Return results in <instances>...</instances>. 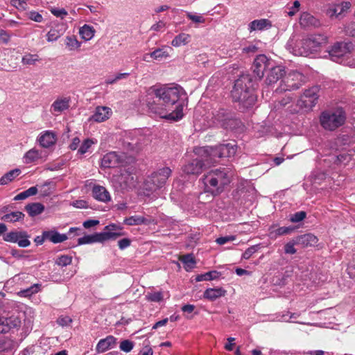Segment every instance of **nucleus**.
Masks as SVG:
<instances>
[{
  "label": "nucleus",
  "instance_id": "f257e3e1",
  "mask_svg": "<svg viewBox=\"0 0 355 355\" xmlns=\"http://www.w3.org/2000/svg\"><path fill=\"white\" fill-rule=\"evenodd\" d=\"M184 94V89L179 85L174 87L157 86L150 87L146 96V105L148 112L155 116L172 121H179L182 119L184 103L177 105L175 110L171 108Z\"/></svg>",
  "mask_w": 355,
  "mask_h": 355
},
{
  "label": "nucleus",
  "instance_id": "f03ea898",
  "mask_svg": "<svg viewBox=\"0 0 355 355\" xmlns=\"http://www.w3.org/2000/svg\"><path fill=\"white\" fill-rule=\"evenodd\" d=\"M231 95L233 101L239 103L240 109H248L254 104L256 96L250 75H242L235 81Z\"/></svg>",
  "mask_w": 355,
  "mask_h": 355
},
{
  "label": "nucleus",
  "instance_id": "7ed1b4c3",
  "mask_svg": "<svg viewBox=\"0 0 355 355\" xmlns=\"http://www.w3.org/2000/svg\"><path fill=\"white\" fill-rule=\"evenodd\" d=\"M228 170L225 168L211 169L203 175L205 191L218 196L221 193L224 187L230 183Z\"/></svg>",
  "mask_w": 355,
  "mask_h": 355
},
{
  "label": "nucleus",
  "instance_id": "20e7f679",
  "mask_svg": "<svg viewBox=\"0 0 355 355\" xmlns=\"http://www.w3.org/2000/svg\"><path fill=\"white\" fill-rule=\"evenodd\" d=\"M327 43V37L322 34H313L302 39L295 49V54L307 57L317 52L320 47Z\"/></svg>",
  "mask_w": 355,
  "mask_h": 355
},
{
  "label": "nucleus",
  "instance_id": "39448f33",
  "mask_svg": "<svg viewBox=\"0 0 355 355\" xmlns=\"http://www.w3.org/2000/svg\"><path fill=\"white\" fill-rule=\"evenodd\" d=\"M345 112L341 109L323 111L320 115L321 126L329 131H333L343 125L345 121Z\"/></svg>",
  "mask_w": 355,
  "mask_h": 355
},
{
  "label": "nucleus",
  "instance_id": "423d86ee",
  "mask_svg": "<svg viewBox=\"0 0 355 355\" xmlns=\"http://www.w3.org/2000/svg\"><path fill=\"white\" fill-rule=\"evenodd\" d=\"M171 173L172 171L169 167H164L152 173L145 180L144 189L148 191H155L162 188Z\"/></svg>",
  "mask_w": 355,
  "mask_h": 355
},
{
  "label": "nucleus",
  "instance_id": "0eeeda50",
  "mask_svg": "<svg viewBox=\"0 0 355 355\" xmlns=\"http://www.w3.org/2000/svg\"><path fill=\"white\" fill-rule=\"evenodd\" d=\"M215 121L226 130H234L242 125L236 114L230 110L220 108L214 113Z\"/></svg>",
  "mask_w": 355,
  "mask_h": 355
},
{
  "label": "nucleus",
  "instance_id": "6e6552de",
  "mask_svg": "<svg viewBox=\"0 0 355 355\" xmlns=\"http://www.w3.org/2000/svg\"><path fill=\"white\" fill-rule=\"evenodd\" d=\"M305 83L304 75L297 71H292L284 75L277 91L279 92L293 91L299 89Z\"/></svg>",
  "mask_w": 355,
  "mask_h": 355
},
{
  "label": "nucleus",
  "instance_id": "1a4fd4ad",
  "mask_svg": "<svg viewBox=\"0 0 355 355\" xmlns=\"http://www.w3.org/2000/svg\"><path fill=\"white\" fill-rule=\"evenodd\" d=\"M320 87L313 86L305 89L297 101V106L306 110H311L318 103Z\"/></svg>",
  "mask_w": 355,
  "mask_h": 355
},
{
  "label": "nucleus",
  "instance_id": "9d476101",
  "mask_svg": "<svg viewBox=\"0 0 355 355\" xmlns=\"http://www.w3.org/2000/svg\"><path fill=\"white\" fill-rule=\"evenodd\" d=\"M219 145L216 146L200 147L195 150V153L204 159L207 166L218 162L221 158L219 154Z\"/></svg>",
  "mask_w": 355,
  "mask_h": 355
},
{
  "label": "nucleus",
  "instance_id": "9b49d317",
  "mask_svg": "<svg viewBox=\"0 0 355 355\" xmlns=\"http://www.w3.org/2000/svg\"><path fill=\"white\" fill-rule=\"evenodd\" d=\"M352 48L353 44L351 42H338L335 43L329 51L331 60L336 62H340V58L349 54Z\"/></svg>",
  "mask_w": 355,
  "mask_h": 355
},
{
  "label": "nucleus",
  "instance_id": "f8f14e48",
  "mask_svg": "<svg viewBox=\"0 0 355 355\" xmlns=\"http://www.w3.org/2000/svg\"><path fill=\"white\" fill-rule=\"evenodd\" d=\"M117 235L108 232H100L90 235H85L78 239V245H81L94 243H103L110 240V238H114Z\"/></svg>",
  "mask_w": 355,
  "mask_h": 355
},
{
  "label": "nucleus",
  "instance_id": "ddd939ff",
  "mask_svg": "<svg viewBox=\"0 0 355 355\" xmlns=\"http://www.w3.org/2000/svg\"><path fill=\"white\" fill-rule=\"evenodd\" d=\"M269 65L270 60L268 58L263 54L259 55L253 62L252 71L255 76L261 80L263 77L264 71L268 68Z\"/></svg>",
  "mask_w": 355,
  "mask_h": 355
},
{
  "label": "nucleus",
  "instance_id": "4468645a",
  "mask_svg": "<svg viewBox=\"0 0 355 355\" xmlns=\"http://www.w3.org/2000/svg\"><path fill=\"white\" fill-rule=\"evenodd\" d=\"M207 166V165L204 161V159L200 157V158H196L189 162L183 166L182 170L188 175H198L201 173L204 168Z\"/></svg>",
  "mask_w": 355,
  "mask_h": 355
},
{
  "label": "nucleus",
  "instance_id": "2eb2a0df",
  "mask_svg": "<svg viewBox=\"0 0 355 355\" xmlns=\"http://www.w3.org/2000/svg\"><path fill=\"white\" fill-rule=\"evenodd\" d=\"M351 7V3L349 1H344L340 3L334 4L330 6L327 10V15L331 19H340L343 17Z\"/></svg>",
  "mask_w": 355,
  "mask_h": 355
},
{
  "label": "nucleus",
  "instance_id": "dca6fc26",
  "mask_svg": "<svg viewBox=\"0 0 355 355\" xmlns=\"http://www.w3.org/2000/svg\"><path fill=\"white\" fill-rule=\"evenodd\" d=\"M46 153L33 148L28 150L24 154L23 157V162L26 164L37 163L40 160L44 161L46 159Z\"/></svg>",
  "mask_w": 355,
  "mask_h": 355
},
{
  "label": "nucleus",
  "instance_id": "f3484780",
  "mask_svg": "<svg viewBox=\"0 0 355 355\" xmlns=\"http://www.w3.org/2000/svg\"><path fill=\"white\" fill-rule=\"evenodd\" d=\"M286 71L281 66L272 67L268 71L265 83L267 85L270 86L276 83L279 79L284 77Z\"/></svg>",
  "mask_w": 355,
  "mask_h": 355
},
{
  "label": "nucleus",
  "instance_id": "a211bd4d",
  "mask_svg": "<svg viewBox=\"0 0 355 355\" xmlns=\"http://www.w3.org/2000/svg\"><path fill=\"white\" fill-rule=\"evenodd\" d=\"M92 196L98 201L107 202L111 200L109 191L103 186L94 185L92 188Z\"/></svg>",
  "mask_w": 355,
  "mask_h": 355
},
{
  "label": "nucleus",
  "instance_id": "6ab92c4d",
  "mask_svg": "<svg viewBox=\"0 0 355 355\" xmlns=\"http://www.w3.org/2000/svg\"><path fill=\"white\" fill-rule=\"evenodd\" d=\"M112 114V112L110 107L105 106H99L96 108L95 112L92 116L91 119L98 123L103 122L110 119Z\"/></svg>",
  "mask_w": 355,
  "mask_h": 355
},
{
  "label": "nucleus",
  "instance_id": "aec40b11",
  "mask_svg": "<svg viewBox=\"0 0 355 355\" xmlns=\"http://www.w3.org/2000/svg\"><path fill=\"white\" fill-rule=\"evenodd\" d=\"M70 97L58 98L51 106V112L53 114L61 113L67 110L70 106Z\"/></svg>",
  "mask_w": 355,
  "mask_h": 355
},
{
  "label": "nucleus",
  "instance_id": "412c9836",
  "mask_svg": "<svg viewBox=\"0 0 355 355\" xmlns=\"http://www.w3.org/2000/svg\"><path fill=\"white\" fill-rule=\"evenodd\" d=\"M296 242L298 245L302 248L315 246L318 242L317 236L313 234H304L295 237Z\"/></svg>",
  "mask_w": 355,
  "mask_h": 355
},
{
  "label": "nucleus",
  "instance_id": "4be33fe9",
  "mask_svg": "<svg viewBox=\"0 0 355 355\" xmlns=\"http://www.w3.org/2000/svg\"><path fill=\"white\" fill-rule=\"evenodd\" d=\"M56 135L51 131H44L38 138L40 146L43 148H49L56 142Z\"/></svg>",
  "mask_w": 355,
  "mask_h": 355
},
{
  "label": "nucleus",
  "instance_id": "5701e85b",
  "mask_svg": "<svg viewBox=\"0 0 355 355\" xmlns=\"http://www.w3.org/2000/svg\"><path fill=\"white\" fill-rule=\"evenodd\" d=\"M120 162V157L115 152L105 154L101 161V165L104 168H114Z\"/></svg>",
  "mask_w": 355,
  "mask_h": 355
},
{
  "label": "nucleus",
  "instance_id": "b1692460",
  "mask_svg": "<svg viewBox=\"0 0 355 355\" xmlns=\"http://www.w3.org/2000/svg\"><path fill=\"white\" fill-rule=\"evenodd\" d=\"M116 338L113 336H107L105 338L101 339L96 347L98 353H103L114 347L116 345Z\"/></svg>",
  "mask_w": 355,
  "mask_h": 355
},
{
  "label": "nucleus",
  "instance_id": "393cba45",
  "mask_svg": "<svg viewBox=\"0 0 355 355\" xmlns=\"http://www.w3.org/2000/svg\"><path fill=\"white\" fill-rule=\"evenodd\" d=\"M300 24L304 27H319L320 21L309 12H303L300 18Z\"/></svg>",
  "mask_w": 355,
  "mask_h": 355
},
{
  "label": "nucleus",
  "instance_id": "a878e982",
  "mask_svg": "<svg viewBox=\"0 0 355 355\" xmlns=\"http://www.w3.org/2000/svg\"><path fill=\"white\" fill-rule=\"evenodd\" d=\"M46 238L55 244L62 243L68 239L67 234H60L54 230L46 231Z\"/></svg>",
  "mask_w": 355,
  "mask_h": 355
},
{
  "label": "nucleus",
  "instance_id": "bb28decb",
  "mask_svg": "<svg viewBox=\"0 0 355 355\" xmlns=\"http://www.w3.org/2000/svg\"><path fill=\"white\" fill-rule=\"evenodd\" d=\"M219 154L220 157H231L234 156L236 152V146L234 144L227 143L219 144Z\"/></svg>",
  "mask_w": 355,
  "mask_h": 355
},
{
  "label": "nucleus",
  "instance_id": "cd10ccee",
  "mask_svg": "<svg viewBox=\"0 0 355 355\" xmlns=\"http://www.w3.org/2000/svg\"><path fill=\"white\" fill-rule=\"evenodd\" d=\"M226 294V291L222 288H207L204 292L203 296L205 298L214 301L216 299L225 296Z\"/></svg>",
  "mask_w": 355,
  "mask_h": 355
},
{
  "label": "nucleus",
  "instance_id": "c85d7f7f",
  "mask_svg": "<svg viewBox=\"0 0 355 355\" xmlns=\"http://www.w3.org/2000/svg\"><path fill=\"white\" fill-rule=\"evenodd\" d=\"M65 28L63 25H56L51 28L46 34L48 42H53L60 37L64 33Z\"/></svg>",
  "mask_w": 355,
  "mask_h": 355
},
{
  "label": "nucleus",
  "instance_id": "c756f323",
  "mask_svg": "<svg viewBox=\"0 0 355 355\" xmlns=\"http://www.w3.org/2000/svg\"><path fill=\"white\" fill-rule=\"evenodd\" d=\"M25 210L31 217L42 214L44 210V206L40 202L29 203L25 206Z\"/></svg>",
  "mask_w": 355,
  "mask_h": 355
},
{
  "label": "nucleus",
  "instance_id": "7c9ffc66",
  "mask_svg": "<svg viewBox=\"0 0 355 355\" xmlns=\"http://www.w3.org/2000/svg\"><path fill=\"white\" fill-rule=\"evenodd\" d=\"M20 174L21 170L19 168H15L8 171L0 178V185H6L8 184L13 181Z\"/></svg>",
  "mask_w": 355,
  "mask_h": 355
},
{
  "label": "nucleus",
  "instance_id": "2f4dec72",
  "mask_svg": "<svg viewBox=\"0 0 355 355\" xmlns=\"http://www.w3.org/2000/svg\"><path fill=\"white\" fill-rule=\"evenodd\" d=\"M123 223L129 226L139 225L142 224H148V220L144 216L135 215L125 218L123 220Z\"/></svg>",
  "mask_w": 355,
  "mask_h": 355
},
{
  "label": "nucleus",
  "instance_id": "473e14b6",
  "mask_svg": "<svg viewBox=\"0 0 355 355\" xmlns=\"http://www.w3.org/2000/svg\"><path fill=\"white\" fill-rule=\"evenodd\" d=\"M191 40V35L182 33L179 35H176L174 39L171 42V44L173 46L178 47L182 45H186Z\"/></svg>",
  "mask_w": 355,
  "mask_h": 355
},
{
  "label": "nucleus",
  "instance_id": "72a5a7b5",
  "mask_svg": "<svg viewBox=\"0 0 355 355\" xmlns=\"http://www.w3.org/2000/svg\"><path fill=\"white\" fill-rule=\"evenodd\" d=\"M179 260L184 265L187 271L193 269L196 266V261L192 254H187L180 257Z\"/></svg>",
  "mask_w": 355,
  "mask_h": 355
},
{
  "label": "nucleus",
  "instance_id": "f704fd0d",
  "mask_svg": "<svg viewBox=\"0 0 355 355\" xmlns=\"http://www.w3.org/2000/svg\"><path fill=\"white\" fill-rule=\"evenodd\" d=\"M95 32L94 27L87 24H85L79 30L80 35L85 41L90 40L94 36Z\"/></svg>",
  "mask_w": 355,
  "mask_h": 355
},
{
  "label": "nucleus",
  "instance_id": "c9c22d12",
  "mask_svg": "<svg viewBox=\"0 0 355 355\" xmlns=\"http://www.w3.org/2000/svg\"><path fill=\"white\" fill-rule=\"evenodd\" d=\"M270 26L271 24L268 19H261L259 20H254L250 22L249 26L250 31L259 30L261 31L266 28L267 26Z\"/></svg>",
  "mask_w": 355,
  "mask_h": 355
},
{
  "label": "nucleus",
  "instance_id": "e433bc0d",
  "mask_svg": "<svg viewBox=\"0 0 355 355\" xmlns=\"http://www.w3.org/2000/svg\"><path fill=\"white\" fill-rule=\"evenodd\" d=\"M25 215L21 211H13L6 214L1 217V220L6 222H17L24 218Z\"/></svg>",
  "mask_w": 355,
  "mask_h": 355
},
{
  "label": "nucleus",
  "instance_id": "4c0bfd02",
  "mask_svg": "<svg viewBox=\"0 0 355 355\" xmlns=\"http://www.w3.org/2000/svg\"><path fill=\"white\" fill-rule=\"evenodd\" d=\"M122 227L119 225H117L114 223H111L107 226L105 227L104 228V230L105 232H108V233H110V234H116L117 236H114V238H110V240H115L116 239H117L118 237L119 236H123L125 234L124 232H116L118 230H122Z\"/></svg>",
  "mask_w": 355,
  "mask_h": 355
},
{
  "label": "nucleus",
  "instance_id": "58836bf2",
  "mask_svg": "<svg viewBox=\"0 0 355 355\" xmlns=\"http://www.w3.org/2000/svg\"><path fill=\"white\" fill-rule=\"evenodd\" d=\"M65 45L69 51H74L80 48L79 42L75 35L67 36L65 39Z\"/></svg>",
  "mask_w": 355,
  "mask_h": 355
},
{
  "label": "nucleus",
  "instance_id": "ea45409f",
  "mask_svg": "<svg viewBox=\"0 0 355 355\" xmlns=\"http://www.w3.org/2000/svg\"><path fill=\"white\" fill-rule=\"evenodd\" d=\"M219 275L220 272L216 270L209 271L205 274L198 275L196 279L197 282L210 281L217 279L219 277Z\"/></svg>",
  "mask_w": 355,
  "mask_h": 355
},
{
  "label": "nucleus",
  "instance_id": "a19ab883",
  "mask_svg": "<svg viewBox=\"0 0 355 355\" xmlns=\"http://www.w3.org/2000/svg\"><path fill=\"white\" fill-rule=\"evenodd\" d=\"M41 284H34L29 288L21 290L18 293V295L21 297H30L33 294L37 293L40 288Z\"/></svg>",
  "mask_w": 355,
  "mask_h": 355
},
{
  "label": "nucleus",
  "instance_id": "79ce46f5",
  "mask_svg": "<svg viewBox=\"0 0 355 355\" xmlns=\"http://www.w3.org/2000/svg\"><path fill=\"white\" fill-rule=\"evenodd\" d=\"M37 193V188L36 187H31L26 191L19 193L15 198V200H21L27 198L29 196H34Z\"/></svg>",
  "mask_w": 355,
  "mask_h": 355
},
{
  "label": "nucleus",
  "instance_id": "37998d69",
  "mask_svg": "<svg viewBox=\"0 0 355 355\" xmlns=\"http://www.w3.org/2000/svg\"><path fill=\"white\" fill-rule=\"evenodd\" d=\"M169 57L166 48H159L151 52V58L154 60H161Z\"/></svg>",
  "mask_w": 355,
  "mask_h": 355
},
{
  "label": "nucleus",
  "instance_id": "c03bdc74",
  "mask_svg": "<svg viewBox=\"0 0 355 355\" xmlns=\"http://www.w3.org/2000/svg\"><path fill=\"white\" fill-rule=\"evenodd\" d=\"M5 325L8 328V331L11 329L17 328L21 325V320L17 316L12 315L9 318H6Z\"/></svg>",
  "mask_w": 355,
  "mask_h": 355
},
{
  "label": "nucleus",
  "instance_id": "a18cd8bd",
  "mask_svg": "<svg viewBox=\"0 0 355 355\" xmlns=\"http://www.w3.org/2000/svg\"><path fill=\"white\" fill-rule=\"evenodd\" d=\"M39 60L40 58L38 55L28 53L23 56L21 62L23 64L26 65H33Z\"/></svg>",
  "mask_w": 355,
  "mask_h": 355
},
{
  "label": "nucleus",
  "instance_id": "49530a36",
  "mask_svg": "<svg viewBox=\"0 0 355 355\" xmlns=\"http://www.w3.org/2000/svg\"><path fill=\"white\" fill-rule=\"evenodd\" d=\"M295 230L293 227H280L275 230L271 232V234H274L275 236H279L282 235H287L291 234Z\"/></svg>",
  "mask_w": 355,
  "mask_h": 355
},
{
  "label": "nucleus",
  "instance_id": "de8ad7c7",
  "mask_svg": "<svg viewBox=\"0 0 355 355\" xmlns=\"http://www.w3.org/2000/svg\"><path fill=\"white\" fill-rule=\"evenodd\" d=\"M146 298L149 302H159L163 298V293L161 291L148 293L146 295Z\"/></svg>",
  "mask_w": 355,
  "mask_h": 355
},
{
  "label": "nucleus",
  "instance_id": "09e8293b",
  "mask_svg": "<svg viewBox=\"0 0 355 355\" xmlns=\"http://www.w3.org/2000/svg\"><path fill=\"white\" fill-rule=\"evenodd\" d=\"M94 144V141L91 139H85L80 148L78 149V153L80 155L86 153Z\"/></svg>",
  "mask_w": 355,
  "mask_h": 355
},
{
  "label": "nucleus",
  "instance_id": "8fccbe9b",
  "mask_svg": "<svg viewBox=\"0 0 355 355\" xmlns=\"http://www.w3.org/2000/svg\"><path fill=\"white\" fill-rule=\"evenodd\" d=\"M72 262V257L69 255H61L55 260V263L60 266L64 267L69 266Z\"/></svg>",
  "mask_w": 355,
  "mask_h": 355
},
{
  "label": "nucleus",
  "instance_id": "3c124183",
  "mask_svg": "<svg viewBox=\"0 0 355 355\" xmlns=\"http://www.w3.org/2000/svg\"><path fill=\"white\" fill-rule=\"evenodd\" d=\"M295 237L291 240L289 242L284 245V252L288 254H294L296 253L297 250L295 248V245H297Z\"/></svg>",
  "mask_w": 355,
  "mask_h": 355
},
{
  "label": "nucleus",
  "instance_id": "603ef678",
  "mask_svg": "<svg viewBox=\"0 0 355 355\" xmlns=\"http://www.w3.org/2000/svg\"><path fill=\"white\" fill-rule=\"evenodd\" d=\"M17 243L18 245L21 248H26L30 245L31 242L28 240V235L26 232H21L20 236Z\"/></svg>",
  "mask_w": 355,
  "mask_h": 355
},
{
  "label": "nucleus",
  "instance_id": "864d4df0",
  "mask_svg": "<svg viewBox=\"0 0 355 355\" xmlns=\"http://www.w3.org/2000/svg\"><path fill=\"white\" fill-rule=\"evenodd\" d=\"M134 347V343L130 340H123L120 343L119 348L121 351L128 353Z\"/></svg>",
  "mask_w": 355,
  "mask_h": 355
},
{
  "label": "nucleus",
  "instance_id": "5fc2aeb1",
  "mask_svg": "<svg viewBox=\"0 0 355 355\" xmlns=\"http://www.w3.org/2000/svg\"><path fill=\"white\" fill-rule=\"evenodd\" d=\"M21 232H10L3 236V239L8 242L17 243L20 236Z\"/></svg>",
  "mask_w": 355,
  "mask_h": 355
},
{
  "label": "nucleus",
  "instance_id": "6e6d98bb",
  "mask_svg": "<svg viewBox=\"0 0 355 355\" xmlns=\"http://www.w3.org/2000/svg\"><path fill=\"white\" fill-rule=\"evenodd\" d=\"M49 10L54 16L60 17L61 19H64L68 15L67 11L64 8L51 7Z\"/></svg>",
  "mask_w": 355,
  "mask_h": 355
},
{
  "label": "nucleus",
  "instance_id": "4d7b16f0",
  "mask_svg": "<svg viewBox=\"0 0 355 355\" xmlns=\"http://www.w3.org/2000/svg\"><path fill=\"white\" fill-rule=\"evenodd\" d=\"M306 216V213L304 211H300L291 215L290 220L292 223H298L303 220Z\"/></svg>",
  "mask_w": 355,
  "mask_h": 355
},
{
  "label": "nucleus",
  "instance_id": "13d9d810",
  "mask_svg": "<svg viewBox=\"0 0 355 355\" xmlns=\"http://www.w3.org/2000/svg\"><path fill=\"white\" fill-rule=\"evenodd\" d=\"M258 245H252L248 248L242 254V258L249 259L252 255L257 251Z\"/></svg>",
  "mask_w": 355,
  "mask_h": 355
},
{
  "label": "nucleus",
  "instance_id": "bf43d9fd",
  "mask_svg": "<svg viewBox=\"0 0 355 355\" xmlns=\"http://www.w3.org/2000/svg\"><path fill=\"white\" fill-rule=\"evenodd\" d=\"M10 4L16 8L21 10H26L28 6L25 0H11Z\"/></svg>",
  "mask_w": 355,
  "mask_h": 355
},
{
  "label": "nucleus",
  "instance_id": "052dcab7",
  "mask_svg": "<svg viewBox=\"0 0 355 355\" xmlns=\"http://www.w3.org/2000/svg\"><path fill=\"white\" fill-rule=\"evenodd\" d=\"M187 17L188 19H189L190 20H191L192 21H193L195 23L200 24V23L205 22V19L201 15H193L191 12H187Z\"/></svg>",
  "mask_w": 355,
  "mask_h": 355
},
{
  "label": "nucleus",
  "instance_id": "680f3d73",
  "mask_svg": "<svg viewBox=\"0 0 355 355\" xmlns=\"http://www.w3.org/2000/svg\"><path fill=\"white\" fill-rule=\"evenodd\" d=\"M29 19L36 22H42L43 21V17L42 15L36 11H31L29 12Z\"/></svg>",
  "mask_w": 355,
  "mask_h": 355
},
{
  "label": "nucleus",
  "instance_id": "e2e57ef3",
  "mask_svg": "<svg viewBox=\"0 0 355 355\" xmlns=\"http://www.w3.org/2000/svg\"><path fill=\"white\" fill-rule=\"evenodd\" d=\"M234 240H235L234 236H227L219 237L216 239V241L219 245H224L226 243H227L229 241H232Z\"/></svg>",
  "mask_w": 355,
  "mask_h": 355
},
{
  "label": "nucleus",
  "instance_id": "0e129e2a",
  "mask_svg": "<svg viewBox=\"0 0 355 355\" xmlns=\"http://www.w3.org/2000/svg\"><path fill=\"white\" fill-rule=\"evenodd\" d=\"M130 244H131V241H130V239H129L128 238L122 239L118 241V245L121 250H123V249L129 247L130 245Z\"/></svg>",
  "mask_w": 355,
  "mask_h": 355
},
{
  "label": "nucleus",
  "instance_id": "69168bd1",
  "mask_svg": "<svg viewBox=\"0 0 355 355\" xmlns=\"http://www.w3.org/2000/svg\"><path fill=\"white\" fill-rule=\"evenodd\" d=\"M99 223L100 222L98 220L89 219V220L84 221L83 225L85 228L89 229L90 227H92L94 226L98 225Z\"/></svg>",
  "mask_w": 355,
  "mask_h": 355
},
{
  "label": "nucleus",
  "instance_id": "338daca9",
  "mask_svg": "<svg viewBox=\"0 0 355 355\" xmlns=\"http://www.w3.org/2000/svg\"><path fill=\"white\" fill-rule=\"evenodd\" d=\"M10 39V35L4 30H0V40L4 43H8Z\"/></svg>",
  "mask_w": 355,
  "mask_h": 355
},
{
  "label": "nucleus",
  "instance_id": "774afa93",
  "mask_svg": "<svg viewBox=\"0 0 355 355\" xmlns=\"http://www.w3.org/2000/svg\"><path fill=\"white\" fill-rule=\"evenodd\" d=\"M346 32L352 37H355V22H352L347 26Z\"/></svg>",
  "mask_w": 355,
  "mask_h": 355
}]
</instances>
